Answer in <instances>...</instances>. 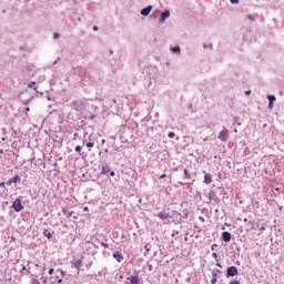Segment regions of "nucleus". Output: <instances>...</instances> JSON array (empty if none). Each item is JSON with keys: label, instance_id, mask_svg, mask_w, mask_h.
I'll return each mask as SVG.
<instances>
[{"label": "nucleus", "instance_id": "f257e3e1", "mask_svg": "<svg viewBox=\"0 0 284 284\" xmlns=\"http://www.w3.org/2000/svg\"><path fill=\"white\" fill-rule=\"evenodd\" d=\"M154 216H158L159 219H161V221L164 223V225H168V223H174V219H176L179 216V212L171 211L169 213H165L162 211V212L155 214Z\"/></svg>", "mask_w": 284, "mask_h": 284}, {"label": "nucleus", "instance_id": "f03ea898", "mask_svg": "<svg viewBox=\"0 0 284 284\" xmlns=\"http://www.w3.org/2000/svg\"><path fill=\"white\" fill-rule=\"evenodd\" d=\"M11 207H12V210H14V212H22L23 202L20 200V197H18V199L14 200Z\"/></svg>", "mask_w": 284, "mask_h": 284}, {"label": "nucleus", "instance_id": "7ed1b4c3", "mask_svg": "<svg viewBox=\"0 0 284 284\" xmlns=\"http://www.w3.org/2000/svg\"><path fill=\"white\" fill-rule=\"evenodd\" d=\"M217 138L220 139V141H227V139H230V133H227V130H223L219 133Z\"/></svg>", "mask_w": 284, "mask_h": 284}, {"label": "nucleus", "instance_id": "20e7f679", "mask_svg": "<svg viewBox=\"0 0 284 284\" xmlns=\"http://www.w3.org/2000/svg\"><path fill=\"white\" fill-rule=\"evenodd\" d=\"M222 239L224 243H230L232 241V233L230 232H223L222 233Z\"/></svg>", "mask_w": 284, "mask_h": 284}, {"label": "nucleus", "instance_id": "39448f33", "mask_svg": "<svg viewBox=\"0 0 284 284\" xmlns=\"http://www.w3.org/2000/svg\"><path fill=\"white\" fill-rule=\"evenodd\" d=\"M236 274H239L236 266H230L227 268V276H236Z\"/></svg>", "mask_w": 284, "mask_h": 284}, {"label": "nucleus", "instance_id": "423d86ee", "mask_svg": "<svg viewBox=\"0 0 284 284\" xmlns=\"http://www.w3.org/2000/svg\"><path fill=\"white\" fill-rule=\"evenodd\" d=\"M166 19H170V11H163L160 17V22L163 23Z\"/></svg>", "mask_w": 284, "mask_h": 284}, {"label": "nucleus", "instance_id": "0eeeda50", "mask_svg": "<svg viewBox=\"0 0 284 284\" xmlns=\"http://www.w3.org/2000/svg\"><path fill=\"white\" fill-rule=\"evenodd\" d=\"M152 12V6L145 7L144 9L141 10L142 17H148Z\"/></svg>", "mask_w": 284, "mask_h": 284}, {"label": "nucleus", "instance_id": "6e6552de", "mask_svg": "<svg viewBox=\"0 0 284 284\" xmlns=\"http://www.w3.org/2000/svg\"><path fill=\"white\" fill-rule=\"evenodd\" d=\"M73 267H75V270H81L83 267V261L81 260H77L74 262H72Z\"/></svg>", "mask_w": 284, "mask_h": 284}, {"label": "nucleus", "instance_id": "1a4fd4ad", "mask_svg": "<svg viewBox=\"0 0 284 284\" xmlns=\"http://www.w3.org/2000/svg\"><path fill=\"white\" fill-rule=\"evenodd\" d=\"M113 258H115L118 263H121L123 261V254H121V252H115L113 253Z\"/></svg>", "mask_w": 284, "mask_h": 284}, {"label": "nucleus", "instance_id": "9d476101", "mask_svg": "<svg viewBox=\"0 0 284 284\" xmlns=\"http://www.w3.org/2000/svg\"><path fill=\"white\" fill-rule=\"evenodd\" d=\"M204 183H206V185H210V183H212V175L211 174L205 173Z\"/></svg>", "mask_w": 284, "mask_h": 284}, {"label": "nucleus", "instance_id": "9b49d317", "mask_svg": "<svg viewBox=\"0 0 284 284\" xmlns=\"http://www.w3.org/2000/svg\"><path fill=\"white\" fill-rule=\"evenodd\" d=\"M20 181H21V176L16 175L14 178H12V179L9 181V184H10V183H19Z\"/></svg>", "mask_w": 284, "mask_h": 284}, {"label": "nucleus", "instance_id": "f8f14e48", "mask_svg": "<svg viewBox=\"0 0 284 284\" xmlns=\"http://www.w3.org/2000/svg\"><path fill=\"white\" fill-rule=\"evenodd\" d=\"M102 174H110V168L103 166L102 168Z\"/></svg>", "mask_w": 284, "mask_h": 284}, {"label": "nucleus", "instance_id": "ddd939ff", "mask_svg": "<svg viewBox=\"0 0 284 284\" xmlns=\"http://www.w3.org/2000/svg\"><path fill=\"white\" fill-rule=\"evenodd\" d=\"M267 99L270 103H274V101H276V97L274 95H267Z\"/></svg>", "mask_w": 284, "mask_h": 284}, {"label": "nucleus", "instance_id": "4468645a", "mask_svg": "<svg viewBox=\"0 0 284 284\" xmlns=\"http://www.w3.org/2000/svg\"><path fill=\"white\" fill-rule=\"evenodd\" d=\"M87 148H89V152H92V148H94V143L93 142L87 143Z\"/></svg>", "mask_w": 284, "mask_h": 284}, {"label": "nucleus", "instance_id": "2eb2a0df", "mask_svg": "<svg viewBox=\"0 0 284 284\" xmlns=\"http://www.w3.org/2000/svg\"><path fill=\"white\" fill-rule=\"evenodd\" d=\"M43 234L47 239H52V233L48 232V230H44Z\"/></svg>", "mask_w": 284, "mask_h": 284}, {"label": "nucleus", "instance_id": "dca6fc26", "mask_svg": "<svg viewBox=\"0 0 284 284\" xmlns=\"http://www.w3.org/2000/svg\"><path fill=\"white\" fill-rule=\"evenodd\" d=\"M217 280H216V273H213V277L211 280L212 284H216Z\"/></svg>", "mask_w": 284, "mask_h": 284}, {"label": "nucleus", "instance_id": "f3484780", "mask_svg": "<svg viewBox=\"0 0 284 284\" xmlns=\"http://www.w3.org/2000/svg\"><path fill=\"white\" fill-rule=\"evenodd\" d=\"M173 52H181V47H174L171 49Z\"/></svg>", "mask_w": 284, "mask_h": 284}, {"label": "nucleus", "instance_id": "a211bd4d", "mask_svg": "<svg viewBox=\"0 0 284 284\" xmlns=\"http://www.w3.org/2000/svg\"><path fill=\"white\" fill-rule=\"evenodd\" d=\"M184 176L185 179H190V173L187 172V169H184Z\"/></svg>", "mask_w": 284, "mask_h": 284}, {"label": "nucleus", "instance_id": "6ab92c4d", "mask_svg": "<svg viewBox=\"0 0 284 284\" xmlns=\"http://www.w3.org/2000/svg\"><path fill=\"white\" fill-rule=\"evenodd\" d=\"M37 85V82L32 81L31 83L28 84V88H34Z\"/></svg>", "mask_w": 284, "mask_h": 284}, {"label": "nucleus", "instance_id": "aec40b11", "mask_svg": "<svg viewBox=\"0 0 284 284\" xmlns=\"http://www.w3.org/2000/svg\"><path fill=\"white\" fill-rule=\"evenodd\" d=\"M168 136H169V139H174V132H169Z\"/></svg>", "mask_w": 284, "mask_h": 284}, {"label": "nucleus", "instance_id": "412c9836", "mask_svg": "<svg viewBox=\"0 0 284 284\" xmlns=\"http://www.w3.org/2000/svg\"><path fill=\"white\" fill-rule=\"evenodd\" d=\"M75 152H78V153L81 152V145L75 146Z\"/></svg>", "mask_w": 284, "mask_h": 284}, {"label": "nucleus", "instance_id": "4be33fe9", "mask_svg": "<svg viewBox=\"0 0 284 284\" xmlns=\"http://www.w3.org/2000/svg\"><path fill=\"white\" fill-rule=\"evenodd\" d=\"M52 274H54V268L49 270V276H52Z\"/></svg>", "mask_w": 284, "mask_h": 284}, {"label": "nucleus", "instance_id": "5701e85b", "mask_svg": "<svg viewBox=\"0 0 284 284\" xmlns=\"http://www.w3.org/2000/svg\"><path fill=\"white\" fill-rule=\"evenodd\" d=\"M272 108H274V103L268 102V110H272Z\"/></svg>", "mask_w": 284, "mask_h": 284}, {"label": "nucleus", "instance_id": "b1692460", "mask_svg": "<svg viewBox=\"0 0 284 284\" xmlns=\"http://www.w3.org/2000/svg\"><path fill=\"white\" fill-rule=\"evenodd\" d=\"M60 274H61L62 276H65V275L68 274V272L60 270Z\"/></svg>", "mask_w": 284, "mask_h": 284}, {"label": "nucleus", "instance_id": "393cba45", "mask_svg": "<svg viewBox=\"0 0 284 284\" xmlns=\"http://www.w3.org/2000/svg\"><path fill=\"white\" fill-rule=\"evenodd\" d=\"M247 18L251 20V21H254V17L248 14Z\"/></svg>", "mask_w": 284, "mask_h": 284}, {"label": "nucleus", "instance_id": "a878e982", "mask_svg": "<svg viewBox=\"0 0 284 284\" xmlns=\"http://www.w3.org/2000/svg\"><path fill=\"white\" fill-rule=\"evenodd\" d=\"M212 256H213V258H219V255H216V253H212Z\"/></svg>", "mask_w": 284, "mask_h": 284}, {"label": "nucleus", "instance_id": "bb28decb", "mask_svg": "<svg viewBox=\"0 0 284 284\" xmlns=\"http://www.w3.org/2000/svg\"><path fill=\"white\" fill-rule=\"evenodd\" d=\"M53 39H59V33H54Z\"/></svg>", "mask_w": 284, "mask_h": 284}, {"label": "nucleus", "instance_id": "cd10ccee", "mask_svg": "<svg viewBox=\"0 0 284 284\" xmlns=\"http://www.w3.org/2000/svg\"><path fill=\"white\" fill-rule=\"evenodd\" d=\"M215 247H217V245L216 244H213L212 246H211V250L214 252V248Z\"/></svg>", "mask_w": 284, "mask_h": 284}, {"label": "nucleus", "instance_id": "c85d7f7f", "mask_svg": "<svg viewBox=\"0 0 284 284\" xmlns=\"http://www.w3.org/2000/svg\"><path fill=\"white\" fill-rule=\"evenodd\" d=\"M230 284H241L239 281H232Z\"/></svg>", "mask_w": 284, "mask_h": 284}, {"label": "nucleus", "instance_id": "c756f323", "mask_svg": "<svg viewBox=\"0 0 284 284\" xmlns=\"http://www.w3.org/2000/svg\"><path fill=\"white\" fill-rule=\"evenodd\" d=\"M231 1V3H239V0H230Z\"/></svg>", "mask_w": 284, "mask_h": 284}, {"label": "nucleus", "instance_id": "7c9ffc66", "mask_svg": "<svg viewBox=\"0 0 284 284\" xmlns=\"http://www.w3.org/2000/svg\"><path fill=\"white\" fill-rule=\"evenodd\" d=\"M116 173H114V171L110 172V176H115Z\"/></svg>", "mask_w": 284, "mask_h": 284}, {"label": "nucleus", "instance_id": "2f4dec72", "mask_svg": "<svg viewBox=\"0 0 284 284\" xmlns=\"http://www.w3.org/2000/svg\"><path fill=\"white\" fill-rule=\"evenodd\" d=\"M6 183L4 182H0V187H4Z\"/></svg>", "mask_w": 284, "mask_h": 284}, {"label": "nucleus", "instance_id": "473e14b6", "mask_svg": "<svg viewBox=\"0 0 284 284\" xmlns=\"http://www.w3.org/2000/svg\"><path fill=\"white\" fill-rule=\"evenodd\" d=\"M93 30H94V32H97V30H99V27L94 26Z\"/></svg>", "mask_w": 284, "mask_h": 284}, {"label": "nucleus", "instance_id": "72a5a7b5", "mask_svg": "<svg viewBox=\"0 0 284 284\" xmlns=\"http://www.w3.org/2000/svg\"><path fill=\"white\" fill-rule=\"evenodd\" d=\"M165 176H168L166 174H162L160 175V179H165Z\"/></svg>", "mask_w": 284, "mask_h": 284}, {"label": "nucleus", "instance_id": "f704fd0d", "mask_svg": "<svg viewBox=\"0 0 284 284\" xmlns=\"http://www.w3.org/2000/svg\"><path fill=\"white\" fill-rule=\"evenodd\" d=\"M251 93H252V91H250V90L245 92L246 95H248V94H251Z\"/></svg>", "mask_w": 284, "mask_h": 284}, {"label": "nucleus", "instance_id": "c9c22d12", "mask_svg": "<svg viewBox=\"0 0 284 284\" xmlns=\"http://www.w3.org/2000/svg\"><path fill=\"white\" fill-rule=\"evenodd\" d=\"M47 100H48V101H52V99L50 98V95L47 97Z\"/></svg>", "mask_w": 284, "mask_h": 284}, {"label": "nucleus", "instance_id": "e433bc0d", "mask_svg": "<svg viewBox=\"0 0 284 284\" xmlns=\"http://www.w3.org/2000/svg\"><path fill=\"white\" fill-rule=\"evenodd\" d=\"M104 143H105V139H103V140L101 141V144H102V145H104Z\"/></svg>", "mask_w": 284, "mask_h": 284}, {"label": "nucleus", "instance_id": "4c0bfd02", "mask_svg": "<svg viewBox=\"0 0 284 284\" xmlns=\"http://www.w3.org/2000/svg\"><path fill=\"white\" fill-rule=\"evenodd\" d=\"M58 283H59V284L63 283V280H58Z\"/></svg>", "mask_w": 284, "mask_h": 284}, {"label": "nucleus", "instance_id": "58836bf2", "mask_svg": "<svg viewBox=\"0 0 284 284\" xmlns=\"http://www.w3.org/2000/svg\"><path fill=\"white\" fill-rule=\"evenodd\" d=\"M26 112H30V108H27V109H26Z\"/></svg>", "mask_w": 284, "mask_h": 284}, {"label": "nucleus", "instance_id": "ea45409f", "mask_svg": "<svg viewBox=\"0 0 284 284\" xmlns=\"http://www.w3.org/2000/svg\"><path fill=\"white\" fill-rule=\"evenodd\" d=\"M84 212H88V206L84 207Z\"/></svg>", "mask_w": 284, "mask_h": 284}, {"label": "nucleus", "instance_id": "a19ab883", "mask_svg": "<svg viewBox=\"0 0 284 284\" xmlns=\"http://www.w3.org/2000/svg\"><path fill=\"white\" fill-rule=\"evenodd\" d=\"M244 223H247V217L244 219Z\"/></svg>", "mask_w": 284, "mask_h": 284}, {"label": "nucleus", "instance_id": "79ce46f5", "mask_svg": "<svg viewBox=\"0 0 284 284\" xmlns=\"http://www.w3.org/2000/svg\"><path fill=\"white\" fill-rule=\"evenodd\" d=\"M63 214H65V209H62Z\"/></svg>", "mask_w": 284, "mask_h": 284}, {"label": "nucleus", "instance_id": "37998d69", "mask_svg": "<svg viewBox=\"0 0 284 284\" xmlns=\"http://www.w3.org/2000/svg\"><path fill=\"white\" fill-rule=\"evenodd\" d=\"M33 90L37 92V87H34Z\"/></svg>", "mask_w": 284, "mask_h": 284}, {"label": "nucleus", "instance_id": "c03bdc74", "mask_svg": "<svg viewBox=\"0 0 284 284\" xmlns=\"http://www.w3.org/2000/svg\"><path fill=\"white\" fill-rule=\"evenodd\" d=\"M78 136V133H74V138H77Z\"/></svg>", "mask_w": 284, "mask_h": 284}, {"label": "nucleus", "instance_id": "a18cd8bd", "mask_svg": "<svg viewBox=\"0 0 284 284\" xmlns=\"http://www.w3.org/2000/svg\"><path fill=\"white\" fill-rule=\"evenodd\" d=\"M103 245V247H108V245H105V244H102Z\"/></svg>", "mask_w": 284, "mask_h": 284}, {"label": "nucleus", "instance_id": "49530a36", "mask_svg": "<svg viewBox=\"0 0 284 284\" xmlns=\"http://www.w3.org/2000/svg\"><path fill=\"white\" fill-rule=\"evenodd\" d=\"M104 152H108V149H106V150H104Z\"/></svg>", "mask_w": 284, "mask_h": 284}, {"label": "nucleus", "instance_id": "de8ad7c7", "mask_svg": "<svg viewBox=\"0 0 284 284\" xmlns=\"http://www.w3.org/2000/svg\"><path fill=\"white\" fill-rule=\"evenodd\" d=\"M22 270H26V266H23V268Z\"/></svg>", "mask_w": 284, "mask_h": 284}]
</instances>
